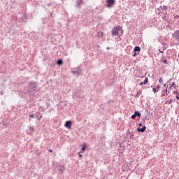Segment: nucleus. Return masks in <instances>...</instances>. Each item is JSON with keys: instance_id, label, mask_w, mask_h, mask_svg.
Segmentation results:
<instances>
[{"instance_id": "obj_1", "label": "nucleus", "mask_w": 179, "mask_h": 179, "mask_svg": "<svg viewBox=\"0 0 179 179\" xmlns=\"http://www.w3.org/2000/svg\"><path fill=\"white\" fill-rule=\"evenodd\" d=\"M124 30L120 26L115 27L112 30V36H119L121 37L123 34Z\"/></svg>"}, {"instance_id": "obj_2", "label": "nucleus", "mask_w": 179, "mask_h": 179, "mask_svg": "<svg viewBox=\"0 0 179 179\" xmlns=\"http://www.w3.org/2000/svg\"><path fill=\"white\" fill-rule=\"evenodd\" d=\"M37 89V84L36 83L31 82L29 85V90L27 92L30 94H34V91Z\"/></svg>"}, {"instance_id": "obj_3", "label": "nucleus", "mask_w": 179, "mask_h": 179, "mask_svg": "<svg viewBox=\"0 0 179 179\" xmlns=\"http://www.w3.org/2000/svg\"><path fill=\"white\" fill-rule=\"evenodd\" d=\"M73 75H77V76H79L80 73H82V69H80V66H78L76 70H73L71 71Z\"/></svg>"}, {"instance_id": "obj_4", "label": "nucleus", "mask_w": 179, "mask_h": 179, "mask_svg": "<svg viewBox=\"0 0 179 179\" xmlns=\"http://www.w3.org/2000/svg\"><path fill=\"white\" fill-rule=\"evenodd\" d=\"M107 4L106 6L107 8H113L114 3H115V0H106Z\"/></svg>"}, {"instance_id": "obj_5", "label": "nucleus", "mask_w": 179, "mask_h": 179, "mask_svg": "<svg viewBox=\"0 0 179 179\" xmlns=\"http://www.w3.org/2000/svg\"><path fill=\"white\" fill-rule=\"evenodd\" d=\"M64 127L68 128L69 129H71L72 127V122L71 121H66L64 124Z\"/></svg>"}, {"instance_id": "obj_6", "label": "nucleus", "mask_w": 179, "mask_h": 179, "mask_svg": "<svg viewBox=\"0 0 179 179\" xmlns=\"http://www.w3.org/2000/svg\"><path fill=\"white\" fill-rule=\"evenodd\" d=\"M173 37H174V38H176V40H179V30L176 31L173 34Z\"/></svg>"}, {"instance_id": "obj_7", "label": "nucleus", "mask_w": 179, "mask_h": 179, "mask_svg": "<svg viewBox=\"0 0 179 179\" xmlns=\"http://www.w3.org/2000/svg\"><path fill=\"white\" fill-rule=\"evenodd\" d=\"M34 129L33 128V127L29 126V127H28V129H27V134H28L29 135H31V133L33 132Z\"/></svg>"}, {"instance_id": "obj_8", "label": "nucleus", "mask_w": 179, "mask_h": 179, "mask_svg": "<svg viewBox=\"0 0 179 179\" xmlns=\"http://www.w3.org/2000/svg\"><path fill=\"white\" fill-rule=\"evenodd\" d=\"M137 131H138V132H145V131H146V127L144 126V127H143V128L138 127V128L137 129Z\"/></svg>"}, {"instance_id": "obj_9", "label": "nucleus", "mask_w": 179, "mask_h": 179, "mask_svg": "<svg viewBox=\"0 0 179 179\" xmlns=\"http://www.w3.org/2000/svg\"><path fill=\"white\" fill-rule=\"evenodd\" d=\"M59 170L60 173H64V171H65V166L64 165L59 166Z\"/></svg>"}, {"instance_id": "obj_10", "label": "nucleus", "mask_w": 179, "mask_h": 179, "mask_svg": "<svg viewBox=\"0 0 179 179\" xmlns=\"http://www.w3.org/2000/svg\"><path fill=\"white\" fill-rule=\"evenodd\" d=\"M148 82H149V79L148 78H146L143 82H141L140 83V86H142V85H146L148 83Z\"/></svg>"}, {"instance_id": "obj_11", "label": "nucleus", "mask_w": 179, "mask_h": 179, "mask_svg": "<svg viewBox=\"0 0 179 179\" xmlns=\"http://www.w3.org/2000/svg\"><path fill=\"white\" fill-rule=\"evenodd\" d=\"M141 51V48L139 46L135 47V52H139Z\"/></svg>"}, {"instance_id": "obj_12", "label": "nucleus", "mask_w": 179, "mask_h": 179, "mask_svg": "<svg viewBox=\"0 0 179 179\" xmlns=\"http://www.w3.org/2000/svg\"><path fill=\"white\" fill-rule=\"evenodd\" d=\"M141 95H142V90H140L137 92L136 96L137 97H139V96H141Z\"/></svg>"}, {"instance_id": "obj_13", "label": "nucleus", "mask_w": 179, "mask_h": 179, "mask_svg": "<svg viewBox=\"0 0 179 179\" xmlns=\"http://www.w3.org/2000/svg\"><path fill=\"white\" fill-rule=\"evenodd\" d=\"M62 59H58L57 61V65H62Z\"/></svg>"}, {"instance_id": "obj_14", "label": "nucleus", "mask_w": 179, "mask_h": 179, "mask_svg": "<svg viewBox=\"0 0 179 179\" xmlns=\"http://www.w3.org/2000/svg\"><path fill=\"white\" fill-rule=\"evenodd\" d=\"M141 117V113L138 111H135V117Z\"/></svg>"}, {"instance_id": "obj_15", "label": "nucleus", "mask_w": 179, "mask_h": 179, "mask_svg": "<svg viewBox=\"0 0 179 179\" xmlns=\"http://www.w3.org/2000/svg\"><path fill=\"white\" fill-rule=\"evenodd\" d=\"M80 5H82V3H80V0H79V1L77 2V8H80Z\"/></svg>"}, {"instance_id": "obj_16", "label": "nucleus", "mask_w": 179, "mask_h": 179, "mask_svg": "<svg viewBox=\"0 0 179 179\" xmlns=\"http://www.w3.org/2000/svg\"><path fill=\"white\" fill-rule=\"evenodd\" d=\"M171 87H174V89H176V84L174 83H172L171 85Z\"/></svg>"}, {"instance_id": "obj_17", "label": "nucleus", "mask_w": 179, "mask_h": 179, "mask_svg": "<svg viewBox=\"0 0 179 179\" xmlns=\"http://www.w3.org/2000/svg\"><path fill=\"white\" fill-rule=\"evenodd\" d=\"M81 150H86V145H83Z\"/></svg>"}, {"instance_id": "obj_18", "label": "nucleus", "mask_w": 179, "mask_h": 179, "mask_svg": "<svg viewBox=\"0 0 179 179\" xmlns=\"http://www.w3.org/2000/svg\"><path fill=\"white\" fill-rule=\"evenodd\" d=\"M159 83H163V78H159Z\"/></svg>"}, {"instance_id": "obj_19", "label": "nucleus", "mask_w": 179, "mask_h": 179, "mask_svg": "<svg viewBox=\"0 0 179 179\" xmlns=\"http://www.w3.org/2000/svg\"><path fill=\"white\" fill-rule=\"evenodd\" d=\"M131 118H132L133 120H135V113H134V114L131 115Z\"/></svg>"}, {"instance_id": "obj_20", "label": "nucleus", "mask_w": 179, "mask_h": 179, "mask_svg": "<svg viewBox=\"0 0 179 179\" xmlns=\"http://www.w3.org/2000/svg\"><path fill=\"white\" fill-rule=\"evenodd\" d=\"M164 87H166V90H165V93H167V92H168V91H167V85H164Z\"/></svg>"}, {"instance_id": "obj_21", "label": "nucleus", "mask_w": 179, "mask_h": 179, "mask_svg": "<svg viewBox=\"0 0 179 179\" xmlns=\"http://www.w3.org/2000/svg\"><path fill=\"white\" fill-rule=\"evenodd\" d=\"M133 50V57H135V48H134Z\"/></svg>"}, {"instance_id": "obj_22", "label": "nucleus", "mask_w": 179, "mask_h": 179, "mask_svg": "<svg viewBox=\"0 0 179 179\" xmlns=\"http://www.w3.org/2000/svg\"><path fill=\"white\" fill-rule=\"evenodd\" d=\"M34 115H29V118H34Z\"/></svg>"}, {"instance_id": "obj_23", "label": "nucleus", "mask_w": 179, "mask_h": 179, "mask_svg": "<svg viewBox=\"0 0 179 179\" xmlns=\"http://www.w3.org/2000/svg\"><path fill=\"white\" fill-rule=\"evenodd\" d=\"M171 103H173V100L170 99V100L169 101V104H171Z\"/></svg>"}, {"instance_id": "obj_24", "label": "nucleus", "mask_w": 179, "mask_h": 179, "mask_svg": "<svg viewBox=\"0 0 179 179\" xmlns=\"http://www.w3.org/2000/svg\"><path fill=\"white\" fill-rule=\"evenodd\" d=\"M152 92H153L154 93H156V92H157V91H156V89H155V88H153V89H152Z\"/></svg>"}, {"instance_id": "obj_25", "label": "nucleus", "mask_w": 179, "mask_h": 179, "mask_svg": "<svg viewBox=\"0 0 179 179\" xmlns=\"http://www.w3.org/2000/svg\"><path fill=\"white\" fill-rule=\"evenodd\" d=\"M176 99H177V100H179V94H178L176 95Z\"/></svg>"}, {"instance_id": "obj_26", "label": "nucleus", "mask_w": 179, "mask_h": 179, "mask_svg": "<svg viewBox=\"0 0 179 179\" xmlns=\"http://www.w3.org/2000/svg\"><path fill=\"white\" fill-rule=\"evenodd\" d=\"M164 64H168L167 60L164 59Z\"/></svg>"}, {"instance_id": "obj_27", "label": "nucleus", "mask_w": 179, "mask_h": 179, "mask_svg": "<svg viewBox=\"0 0 179 179\" xmlns=\"http://www.w3.org/2000/svg\"><path fill=\"white\" fill-rule=\"evenodd\" d=\"M83 0H80V3H83Z\"/></svg>"}, {"instance_id": "obj_28", "label": "nucleus", "mask_w": 179, "mask_h": 179, "mask_svg": "<svg viewBox=\"0 0 179 179\" xmlns=\"http://www.w3.org/2000/svg\"><path fill=\"white\" fill-rule=\"evenodd\" d=\"M159 51L162 54H163V51H162L161 50H159Z\"/></svg>"}, {"instance_id": "obj_29", "label": "nucleus", "mask_w": 179, "mask_h": 179, "mask_svg": "<svg viewBox=\"0 0 179 179\" xmlns=\"http://www.w3.org/2000/svg\"><path fill=\"white\" fill-rule=\"evenodd\" d=\"M49 152L51 153L52 152V150H49Z\"/></svg>"}, {"instance_id": "obj_30", "label": "nucleus", "mask_w": 179, "mask_h": 179, "mask_svg": "<svg viewBox=\"0 0 179 179\" xmlns=\"http://www.w3.org/2000/svg\"><path fill=\"white\" fill-rule=\"evenodd\" d=\"M78 156H79V157H82V156H83V155H80V154H79V155H78Z\"/></svg>"}, {"instance_id": "obj_31", "label": "nucleus", "mask_w": 179, "mask_h": 179, "mask_svg": "<svg viewBox=\"0 0 179 179\" xmlns=\"http://www.w3.org/2000/svg\"><path fill=\"white\" fill-rule=\"evenodd\" d=\"M106 49H107V50H110V48H109V47H107Z\"/></svg>"}]
</instances>
